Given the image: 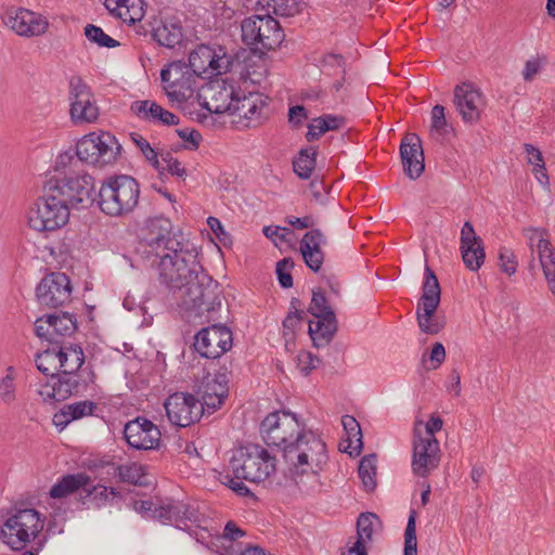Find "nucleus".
<instances>
[{
    "instance_id": "37998d69",
    "label": "nucleus",
    "mask_w": 555,
    "mask_h": 555,
    "mask_svg": "<svg viewBox=\"0 0 555 555\" xmlns=\"http://www.w3.org/2000/svg\"><path fill=\"white\" fill-rule=\"evenodd\" d=\"M54 383L56 388V401H63L70 395L80 391V383L76 375L63 374L60 377L54 376Z\"/></svg>"
},
{
    "instance_id": "20e7f679",
    "label": "nucleus",
    "mask_w": 555,
    "mask_h": 555,
    "mask_svg": "<svg viewBox=\"0 0 555 555\" xmlns=\"http://www.w3.org/2000/svg\"><path fill=\"white\" fill-rule=\"evenodd\" d=\"M140 186L137 180L127 175L106 178L98 192L100 210L109 217H125L138 206Z\"/></svg>"
},
{
    "instance_id": "7ed1b4c3",
    "label": "nucleus",
    "mask_w": 555,
    "mask_h": 555,
    "mask_svg": "<svg viewBox=\"0 0 555 555\" xmlns=\"http://www.w3.org/2000/svg\"><path fill=\"white\" fill-rule=\"evenodd\" d=\"M78 160L68 153L59 156L56 170L63 169L60 176L47 181L48 190L52 191L69 209L88 208L95 201V180L85 170H76Z\"/></svg>"
},
{
    "instance_id": "a211bd4d",
    "label": "nucleus",
    "mask_w": 555,
    "mask_h": 555,
    "mask_svg": "<svg viewBox=\"0 0 555 555\" xmlns=\"http://www.w3.org/2000/svg\"><path fill=\"white\" fill-rule=\"evenodd\" d=\"M201 105L214 114L231 112L236 93L232 85L224 80H214L204 85L198 94Z\"/></svg>"
},
{
    "instance_id": "412c9836",
    "label": "nucleus",
    "mask_w": 555,
    "mask_h": 555,
    "mask_svg": "<svg viewBox=\"0 0 555 555\" xmlns=\"http://www.w3.org/2000/svg\"><path fill=\"white\" fill-rule=\"evenodd\" d=\"M441 451L436 438L428 440L413 437L412 470L420 477H427L440 463Z\"/></svg>"
},
{
    "instance_id": "72a5a7b5",
    "label": "nucleus",
    "mask_w": 555,
    "mask_h": 555,
    "mask_svg": "<svg viewBox=\"0 0 555 555\" xmlns=\"http://www.w3.org/2000/svg\"><path fill=\"white\" fill-rule=\"evenodd\" d=\"M341 425L346 434L347 446L344 447V452L350 455H359L363 443L361 427L358 421L351 415H344L341 417Z\"/></svg>"
},
{
    "instance_id": "774afa93",
    "label": "nucleus",
    "mask_w": 555,
    "mask_h": 555,
    "mask_svg": "<svg viewBox=\"0 0 555 555\" xmlns=\"http://www.w3.org/2000/svg\"><path fill=\"white\" fill-rule=\"evenodd\" d=\"M367 541L357 537V540L347 547L343 555H367Z\"/></svg>"
},
{
    "instance_id": "f03ea898",
    "label": "nucleus",
    "mask_w": 555,
    "mask_h": 555,
    "mask_svg": "<svg viewBox=\"0 0 555 555\" xmlns=\"http://www.w3.org/2000/svg\"><path fill=\"white\" fill-rule=\"evenodd\" d=\"M280 431L284 476L302 492L313 490L328 462L325 442L314 433L306 430L297 414L284 409H280Z\"/></svg>"
},
{
    "instance_id": "6e6552de",
    "label": "nucleus",
    "mask_w": 555,
    "mask_h": 555,
    "mask_svg": "<svg viewBox=\"0 0 555 555\" xmlns=\"http://www.w3.org/2000/svg\"><path fill=\"white\" fill-rule=\"evenodd\" d=\"M441 289L434 271L426 264L422 296L416 308V319L420 330L428 335H436L444 327L443 319L436 312L440 304Z\"/></svg>"
},
{
    "instance_id": "423d86ee",
    "label": "nucleus",
    "mask_w": 555,
    "mask_h": 555,
    "mask_svg": "<svg viewBox=\"0 0 555 555\" xmlns=\"http://www.w3.org/2000/svg\"><path fill=\"white\" fill-rule=\"evenodd\" d=\"M39 513L33 508L20 509L11 515L0 530L1 541L13 551H22L42 531Z\"/></svg>"
},
{
    "instance_id": "f704fd0d",
    "label": "nucleus",
    "mask_w": 555,
    "mask_h": 555,
    "mask_svg": "<svg viewBox=\"0 0 555 555\" xmlns=\"http://www.w3.org/2000/svg\"><path fill=\"white\" fill-rule=\"evenodd\" d=\"M62 374L75 375L85 362V353L80 346L57 347Z\"/></svg>"
},
{
    "instance_id": "8fccbe9b",
    "label": "nucleus",
    "mask_w": 555,
    "mask_h": 555,
    "mask_svg": "<svg viewBox=\"0 0 555 555\" xmlns=\"http://www.w3.org/2000/svg\"><path fill=\"white\" fill-rule=\"evenodd\" d=\"M309 310L313 317H335L332 307L321 291L313 292Z\"/></svg>"
},
{
    "instance_id": "e2e57ef3",
    "label": "nucleus",
    "mask_w": 555,
    "mask_h": 555,
    "mask_svg": "<svg viewBox=\"0 0 555 555\" xmlns=\"http://www.w3.org/2000/svg\"><path fill=\"white\" fill-rule=\"evenodd\" d=\"M284 222L291 229H295V230H305V229H309L313 225V219L310 216H305V217L287 216V217H285Z\"/></svg>"
},
{
    "instance_id": "69168bd1",
    "label": "nucleus",
    "mask_w": 555,
    "mask_h": 555,
    "mask_svg": "<svg viewBox=\"0 0 555 555\" xmlns=\"http://www.w3.org/2000/svg\"><path fill=\"white\" fill-rule=\"evenodd\" d=\"M301 11V5L297 0H280V17L295 16Z\"/></svg>"
},
{
    "instance_id": "ea45409f",
    "label": "nucleus",
    "mask_w": 555,
    "mask_h": 555,
    "mask_svg": "<svg viewBox=\"0 0 555 555\" xmlns=\"http://www.w3.org/2000/svg\"><path fill=\"white\" fill-rule=\"evenodd\" d=\"M376 455L370 454L360 461L358 473L365 491L372 492L377 486L376 481Z\"/></svg>"
},
{
    "instance_id": "393cba45",
    "label": "nucleus",
    "mask_w": 555,
    "mask_h": 555,
    "mask_svg": "<svg viewBox=\"0 0 555 555\" xmlns=\"http://www.w3.org/2000/svg\"><path fill=\"white\" fill-rule=\"evenodd\" d=\"M460 249L466 268L478 271L485 262L486 253L482 240L476 234L469 221H466L461 229Z\"/></svg>"
},
{
    "instance_id": "864d4df0",
    "label": "nucleus",
    "mask_w": 555,
    "mask_h": 555,
    "mask_svg": "<svg viewBox=\"0 0 555 555\" xmlns=\"http://www.w3.org/2000/svg\"><path fill=\"white\" fill-rule=\"evenodd\" d=\"M160 169H157L159 172L166 170L172 176L180 178H183L186 175L185 168L178 159L173 158L170 153L160 154Z\"/></svg>"
},
{
    "instance_id": "e433bc0d",
    "label": "nucleus",
    "mask_w": 555,
    "mask_h": 555,
    "mask_svg": "<svg viewBox=\"0 0 555 555\" xmlns=\"http://www.w3.org/2000/svg\"><path fill=\"white\" fill-rule=\"evenodd\" d=\"M299 307V301L297 299H293L291 302V311L283 321L285 349L287 351H291V344L294 340L296 331L302 326L305 312Z\"/></svg>"
},
{
    "instance_id": "6e6d98bb",
    "label": "nucleus",
    "mask_w": 555,
    "mask_h": 555,
    "mask_svg": "<svg viewBox=\"0 0 555 555\" xmlns=\"http://www.w3.org/2000/svg\"><path fill=\"white\" fill-rule=\"evenodd\" d=\"M150 120L158 121L163 125L172 126L179 124V118L169 111H166L158 104L152 105V111L150 114Z\"/></svg>"
},
{
    "instance_id": "79ce46f5",
    "label": "nucleus",
    "mask_w": 555,
    "mask_h": 555,
    "mask_svg": "<svg viewBox=\"0 0 555 555\" xmlns=\"http://www.w3.org/2000/svg\"><path fill=\"white\" fill-rule=\"evenodd\" d=\"M378 526H380V520L376 514L370 512L362 513L357 520V537L371 543L373 532Z\"/></svg>"
},
{
    "instance_id": "bf43d9fd",
    "label": "nucleus",
    "mask_w": 555,
    "mask_h": 555,
    "mask_svg": "<svg viewBox=\"0 0 555 555\" xmlns=\"http://www.w3.org/2000/svg\"><path fill=\"white\" fill-rule=\"evenodd\" d=\"M94 409L95 404L89 400L66 405V411H69L73 421L79 420L87 415H91Z\"/></svg>"
},
{
    "instance_id": "de8ad7c7",
    "label": "nucleus",
    "mask_w": 555,
    "mask_h": 555,
    "mask_svg": "<svg viewBox=\"0 0 555 555\" xmlns=\"http://www.w3.org/2000/svg\"><path fill=\"white\" fill-rule=\"evenodd\" d=\"M416 517L414 509L410 511L408 524L404 530L403 555H417Z\"/></svg>"
},
{
    "instance_id": "9b49d317",
    "label": "nucleus",
    "mask_w": 555,
    "mask_h": 555,
    "mask_svg": "<svg viewBox=\"0 0 555 555\" xmlns=\"http://www.w3.org/2000/svg\"><path fill=\"white\" fill-rule=\"evenodd\" d=\"M194 74L182 61L170 63L160 72V78L164 83V90L170 101L182 103L191 99L195 92L196 78Z\"/></svg>"
},
{
    "instance_id": "aec40b11",
    "label": "nucleus",
    "mask_w": 555,
    "mask_h": 555,
    "mask_svg": "<svg viewBox=\"0 0 555 555\" xmlns=\"http://www.w3.org/2000/svg\"><path fill=\"white\" fill-rule=\"evenodd\" d=\"M230 114L234 115L236 122H244L245 127H257L266 118L268 106L262 94L249 92L240 98L237 94Z\"/></svg>"
},
{
    "instance_id": "c85d7f7f",
    "label": "nucleus",
    "mask_w": 555,
    "mask_h": 555,
    "mask_svg": "<svg viewBox=\"0 0 555 555\" xmlns=\"http://www.w3.org/2000/svg\"><path fill=\"white\" fill-rule=\"evenodd\" d=\"M104 5L125 23L134 24L144 17L143 0H105Z\"/></svg>"
},
{
    "instance_id": "338daca9",
    "label": "nucleus",
    "mask_w": 555,
    "mask_h": 555,
    "mask_svg": "<svg viewBox=\"0 0 555 555\" xmlns=\"http://www.w3.org/2000/svg\"><path fill=\"white\" fill-rule=\"evenodd\" d=\"M155 102H151V101H135L134 103H132L131 105V111L139 117L143 118V119H147L150 120V114H151V111H152V105H154Z\"/></svg>"
},
{
    "instance_id": "09e8293b",
    "label": "nucleus",
    "mask_w": 555,
    "mask_h": 555,
    "mask_svg": "<svg viewBox=\"0 0 555 555\" xmlns=\"http://www.w3.org/2000/svg\"><path fill=\"white\" fill-rule=\"evenodd\" d=\"M443 421L439 415L433 414L429 420L425 423L424 429L422 428V423L417 422L414 426L413 437H417L421 439L428 440L430 438H436L435 434L439 433L442 429Z\"/></svg>"
},
{
    "instance_id": "dca6fc26",
    "label": "nucleus",
    "mask_w": 555,
    "mask_h": 555,
    "mask_svg": "<svg viewBox=\"0 0 555 555\" xmlns=\"http://www.w3.org/2000/svg\"><path fill=\"white\" fill-rule=\"evenodd\" d=\"M232 347V332L229 327L220 324H212L201 330L194 341L195 350L205 358L216 359L230 350Z\"/></svg>"
},
{
    "instance_id": "3c124183",
    "label": "nucleus",
    "mask_w": 555,
    "mask_h": 555,
    "mask_svg": "<svg viewBox=\"0 0 555 555\" xmlns=\"http://www.w3.org/2000/svg\"><path fill=\"white\" fill-rule=\"evenodd\" d=\"M295 362L301 375L308 376L320 364V359L310 351L300 350L295 357Z\"/></svg>"
},
{
    "instance_id": "f3484780",
    "label": "nucleus",
    "mask_w": 555,
    "mask_h": 555,
    "mask_svg": "<svg viewBox=\"0 0 555 555\" xmlns=\"http://www.w3.org/2000/svg\"><path fill=\"white\" fill-rule=\"evenodd\" d=\"M454 105L464 122L476 124L486 107L482 92L470 82H463L454 88Z\"/></svg>"
},
{
    "instance_id": "13d9d810",
    "label": "nucleus",
    "mask_w": 555,
    "mask_h": 555,
    "mask_svg": "<svg viewBox=\"0 0 555 555\" xmlns=\"http://www.w3.org/2000/svg\"><path fill=\"white\" fill-rule=\"evenodd\" d=\"M500 268L507 275H513L517 271L518 262L514 253L507 248H502L499 254Z\"/></svg>"
},
{
    "instance_id": "0eeeda50",
    "label": "nucleus",
    "mask_w": 555,
    "mask_h": 555,
    "mask_svg": "<svg viewBox=\"0 0 555 555\" xmlns=\"http://www.w3.org/2000/svg\"><path fill=\"white\" fill-rule=\"evenodd\" d=\"M69 210L44 184L43 195L31 205L27 212V221L35 231H54L68 222Z\"/></svg>"
},
{
    "instance_id": "f8f14e48",
    "label": "nucleus",
    "mask_w": 555,
    "mask_h": 555,
    "mask_svg": "<svg viewBox=\"0 0 555 555\" xmlns=\"http://www.w3.org/2000/svg\"><path fill=\"white\" fill-rule=\"evenodd\" d=\"M525 235L532 255L539 260L547 289L555 299V247L551 242V235L542 228H529Z\"/></svg>"
},
{
    "instance_id": "ddd939ff",
    "label": "nucleus",
    "mask_w": 555,
    "mask_h": 555,
    "mask_svg": "<svg viewBox=\"0 0 555 555\" xmlns=\"http://www.w3.org/2000/svg\"><path fill=\"white\" fill-rule=\"evenodd\" d=\"M242 40L247 46H261V50L274 51L278 46V21L270 14L245 18L241 25Z\"/></svg>"
},
{
    "instance_id": "bb28decb",
    "label": "nucleus",
    "mask_w": 555,
    "mask_h": 555,
    "mask_svg": "<svg viewBox=\"0 0 555 555\" xmlns=\"http://www.w3.org/2000/svg\"><path fill=\"white\" fill-rule=\"evenodd\" d=\"M326 238L319 229H312L305 233L299 242V251L306 266L313 272H319L324 262L323 247Z\"/></svg>"
},
{
    "instance_id": "cd10ccee",
    "label": "nucleus",
    "mask_w": 555,
    "mask_h": 555,
    "mask_svg": "<svg viewBox=\"0 0 555 555\" xmlns=\"http://www.w3.org/2000/svg\"><path fill=\"white\" fill-rule=\"evenodd\" d=\"M9 26L20 36L35 37L43 35L48 27V21L26 9H20L13 16L9 17Z\"/></svg>"
},
{
    "instance_id": "5701e85b",
    "label": "nucleus",
    "mask_w": 555,
    "mask_h": 555,
    "mask_svg": "<svg viewBox=\"0 0 555 555\" xmlns=\"http://www.w3.org/2000/svg\"><path fill=\"white\" fill-rule=\"evenodd\" d=\"M228 378L223 373H205L203 371L202 382L197 386V393L201 395L204 409L209 413L219 409L228 397Z\"/></svg>"
},
{
    "instance_id": "c03bdc74",
    "label": "nucleus",
    "mask_w": 555,
    "mask_h": 555,
    "mask_svg": "<svg viewBox=\"0 0 555 555\" xmlns=\"http://www.w3.org/2000/svg\"><path fill=\"white\" fill-rule=\"evenodd\" d=\"M16 399L15 372L12 366H9L5 376L0 379V401L7 405H11Z\"/></svg>"
},
{
    "instance_id": "9d476101",
    "label": "nucleus",
    "mask_w": 555,
    "mask_h": 555,
    "mask_svg": "<svg viewBox=\"0 0 555 555\" xmlns=\"http://www.w3.org/2000/svg\"><path fill=\"white\" fill-rule=\"evenodd\" d=\"M234 63L232 54L225 48L199 44L189 55V68L198 77L219 76L231 70Z\"/></svg>"
},
{
    "instance_id": "b1692460",
    "label": "nucleus",
    "mask_w": 555,
    "mask_h": 555,
    "mask_svg": "<svg viewBox=\"0 0 555 555\" xmlns=\"http://www.w3.org/2000/svg\"><path fill=\"white\" fill-rule=\"evenodd\" d=\"M35 328L39 337L56 344L59 338L70 336L77 324L72 314L62 312L37 319Z\"/></svg>"
},
{
    "instance_id": "58836bf2",
    "label": "nucleus",
    "mask_w": 555,
    "mask_h": 555,
    "mask_svg": "<svg viewBox=\"0 0 555 555\" xmlns=\"http://www.w3.org/2000/svg\"><path fill=\"white\" fill-rule=\"evenodd\" d=\"M37 369L44 375L54 377L57 372H61V360L57 347L48 348L39 353L36 358Z\"/></svg>"
},
{
    "instance_id": "4c0bfd02",
    "label": "nucleus",
    "mask_w": 555,
    "mask_h": 555,
    "mask_svg": "<svg viewBox=\"0 0 555 555\" xmlns=\"http://www.w3.org/2000/svg\"><path fill=\"white\" fill-rule=\"evenodd\" d=\"M317 149L313 146H309L306 149H301L298 155L293 160L294 172L300 179H309L315 168L317 165Z\"/></svg>"
},
{
    "instance_id": "4d7b16f0",
    "label": "nucleus",
    "mask_w": 555,
    "mask_h": 555,
    "mask_svg": "<svg viewBox=\"0 0 555 555\" xmlns=\"http://www.w3.org/2000/svg\"><path fill=\"white\" fill-rule=\"evenodd\" d=\"M169 513H171L173 521L195 519V509L181 502L170 503Z\"/></svg>"
},
{
    "instance_id": "473e14b6",
    "label": "nucleus",
    "mask_w": 555,
    "mask_h": 555,
    "mask_svg": "<svg viewBox=\"0 0 555 555\" xmlns=\"http://www.w3.org/2000/svg\"><path fill=\"white\" fill-rule=\"evenodd\" d=\"M90 483V477L86 474H72L64 476L50 489V496L53 499L66 498Z\"/></svg>"
},
{
    "instance_id": "7c9ffc66",
    "label": "nucleus",
    "mask_w": 555,
    "mask_h": 555,
    "mask_svg": "<svg viewBox=\"0 0 555 555\" xmlns=\"http://www.w3.org/2000/svg\"><path fill=\"white\" fill-rule=\"evenodd\" d=\"M267 52L254 47L250 49L248 56L244 60V70L242 76L250 80L253 83H260L261 79L267 75L268 67L266 62Z\"/></svg>"
},
{
    "instance_id": "a18cd8bd",
    "label": "nucleus",
    "mask_w": 555,
    "mask_h": 555,
    "mask_svg": "<svg viewBox=\"0 0 555 555\" xmlns=\"http://www.w3.org/2000/svg\"><path fill=\"white\" fill-rule=\"evenodd\" d=\"M260 435L268 447H278V412H271L260 424Z\"/></svg>"
},
{
    "instance_id": "6ab92c4d",
    "label": "nucleus",
    "mask_w": 555,
    "mask_h": 555,
    "mask_svg": "<svg viewBox=\"0 0 555 555\" xmlns=\"http://www.w3.org/2000/svg\"><path fill=\"white\" fill-rule=\"evenodd\" d=\"M72 287L65 273L54 272L44 276L36 289L38 301L47 307L56 308L70 298Z\"/></svg>"
},
{
    "instance_id": "c9c22d12",
    "label": "nucleus",
    "mask_w": 555,
    "mask_h": 555,
    "mask_svg": "<svg viewBox=\"0 0 555 555\" xmlns=\"http://www.w3.org/2000/svg\"><path fill=\"white\" fill-rule=\"evenodd\" d=\"M524 150L527 155V163L532 166V173L534 178L544 189H547L550 185V178L542 152L530 143H526L524 145Z\"/></svg>"
},
{
    "instance_id": "5fc2aeb1",
    "label": "nucleus",
    "mask_w": 555,
    "mask_h": 555,
    "mask_svg": "<svg viewBox=\"0 0 555 555\" xmlns=\"http://www.w3.org/2000/svg\"><path fill=\"white\" fill-rule=\"evenodd\" d=\"M132 141L140 149L144 157L156 168L160 169V160L158 159L157 153L150 145V143L140 134H131Z\"/></svg>"
},
{
    "instance_id": "c756f323",
    "label": "nucleus",
    "mask_w": 555,
    "mask_h": 555,
    "mask_svg": "<svg viewBox=\"0 0 555 555\" xmlns=\"http://www.w3.org/2000/svg\"><path fill=\"white\" fill-rule=\"evenodd\" d=\"M337 330L335 317H314L309 321V335L317 348L326 346Z\"/></svg>"
},
{
    "instance_id": "052dcab7",
    "label": "nucleus",
    "mask_w": 555,
    "mask_h": 555,
    "mask_svg": "<svg viewBox=\"0 0 555 555\" xmlns=\"http://www.w3.org/2000/svg\"><path fill=\"white\" fill-rule=\"evenodd\" d=\"M545 64L542 57H532L525 63L522 78L525 81H532Z\"/></svg>"
},
{
    "instance_id": "f257e3e1",
    "label": "nucleus",
    "mask_w": 555,
    "mask_h": 555,
    "mask_svg": "<svg viewBox=\"0 0 555 555\" xmlns=\"http://www.w3.org/2000/svg\"><path fill=\"white\" fill-rule=\"evenodd\" d=\"M139 251L150 261L160 285L180 299L185 318L198 324L217 322L223 310L220 284L202 267L195 248L171 235L167 219H155L140 242Z\"/></svg>"
},
{
    "instance_id": "4468645a",
    "label": "nucleus",
    "mask_w": 555,
    "mask_h": 555,
    "mask_svg": "<svg viewBox=\"0 0 555 555\" xmlns=\"http://www.w3.org/2000/svg\"><path fill=\"white\" fill-rule=\"evenodd\" d=\"M164 406L169 422L179 427H186L198 422L205 411L201 400L184 392L170 395Z\"/></svg>"
},
{
    "instance_id": "49530a36",
    "label": "nucleus",
    "mask_w": 555,
    "mask_h": 555,
    "mask_svg": "<svg viewBox=\"0 0 555 555\" xmlns=\"http://www.w3.org/2000/svg\"><path fill=\"white\" fill-rule=\"evenodd\" d=\"M83 33H85L86 38L90 42H92L101 48H109L111 49V48H116L120 44L117 40H115L107 34H105L101 27H98L93 24H88L85 27Z\"/></svg>"
},
{
    "instance_id": "4be33fe9",
    "label": "nucleus",
    "mask_w": 555,
    "mask_h": 555,
    "mask_svg": "<svg viewBox=\"0 0 555 555\" xmlns=\"http://www.w3.org/2000/svg\"><path fill=\"white\" fill-rule=\"evenodd\" d=\"M127 443L137 450H153L158 448L160 431L156 425L144 417L128 422L124 428Z\"/></svg>"
},
{
    "instance_id": "603ef678",
    "label": "nucleus",
    "mask_w": 555,
    "mask_h": 555,
    "mask_svg": "<svg viewBox=\"0 0 555 555\" xmlns=\"http://www.w3.org/2000/svg\"><path fill=\"white\" fill-rule=\"evenodd\" d=\"M118 476L125 482L139 485L144 476L143 467L137 463L120 465Z\"/></svg>"
},
{
    "instance_id": "1a4fd4ad",
    "label": "nucleus",
    "mask_w": 555,
    "mask_h": 555,
    "mask_svg": "<svg viewBox=\"0 0 555 555\" xmlns=\"http://www.w3.org/2000/svg\"><path fill=\"white\" fill-rule=\"evenodd\" d=\"M121 146L108 132H91L76 144L77 160L95 167H104L116 162Z\"/></svg>"
},
{
    "instance_id": "680f3d73",
    "label": "nucleus",
    "mask_w": 555,
    "mask_h": 555,
    "mask_svg": "<svg viewBox=\"0 0 555 555\" xmlns=\"http://www.w3.org/2000/svg\"><path fill=\"white\" fill-rule=\"evenodd\" d=\"M442 105H435L431 109V131L441 133L447 127L446 112Z\"/></svg>"
},
{
    "instance_id": "2f4dec72",
    "label": "nucleus",
    "mask_w": 555,
    "mask_h": 555,
    "mask_svg": "<svg viewBox=\"0 0 555 555\" xmlns=\"http://www.w3.org/2000/svg\"><path fill=\"white\" fill-rule=\"evenodd\" d=\"M345 118L338 115L325 114L313 118L308 125L306 139L309 142L320 139L324 133L340 129Z\"/></svg>"
},
{
    "instance_id": "0e129e2a",
    "label": "nucleus",
    "mask_w": 555,
    "mask_h": 555,
    "mask_svg": "<svg viewBox=\"0 0 555 555\" xmlns=\"http://www.w3.org/2000/svg\"><path fill=\"white\" fill-rule=\"evenodd\" d=\"M307 118V111L302 105L292 106L288 111V121L293 127L301 126Z\"/></svg>"
},
{
    "instance_id": "39448f33",
    "label": "nucleus",
    "mask_w": 555,
    "mask_h": 555,
    "mask_svg": "<svg viewBox=\"0 0 555 555\" xmlns=\"http://www.w3.org/2000/svg\"><path fill=\"white\" fill-rule=\"evenodd\" d=\"M274 449L270 452L260 444L241 446L233 450L230 467L236 479L260 482L275 472Z\"/></svg>"
},
{
    "instance_id": "a878e982",
    "label": "nucleus",
    "mask_w": 555,
    "mask_h": 555,
    "mask_svg": "<svg viewBox=\"0 0 555 555\" xmlns=\"http://www.w3.org/2000/svg\"><path fill=\"white\" fill-rule=\"evenodd\" d=\"M400 156L404 173L412 180L424 172V152L421 139L415 133L406 134L400 144Z\"/></svg>"
},
{
    "instance_id": "a19ab883",
    "label": "nucleus",
    "mask_w": 555,
    "mask_h": 555,
    "mask_svg": "<svg viewBox=\"0 0 555 555\" xmlns=\"http://www.w3.org/2000/svg\"><path fill=\"white\" fill-rule=\"evenodd\" d=\"M153 37L160 46L173 48L180 43L182 31L178 26L163 24L154 29Z\"/></svg>"
},
{
    "instance_id": "2eb2a0df",
    "label": "nucleus",
    "mask_w": 555,
    "mask_h": 555,
    "mask_svg": "<svg viewBox=\"0 0 555 555\" xmlns=\"http://www.w3.org/2000/svg\"><path fill=\"white\" fill-rule=\"evenodd\" d=\"M70 117L75 124L93 122L99 117V107L94 96L80 77H73L69 82Z\"/></svg>"
}]
</instances>
